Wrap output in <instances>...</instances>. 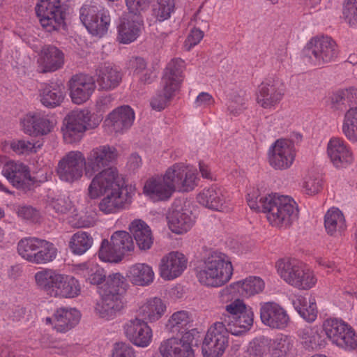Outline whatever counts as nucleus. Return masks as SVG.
Masks as SVG:
<instances>
[{
  "label": "nucleus",
  "instance_id": "1",
  "mask_svg": "<svg viewBox=\"0 0 357 357\" xmlns=\"http://www.w3.org/2000/svg\"><path fill=\"white\" fill-rule=\"evenodd\" d=\"M129 287L127 279L119 273L110 274L100 288V301L96 312L102 318L113 319L124 307L123 297Z\"/></svg>",
  "mask_w": 357,
  "mask_h": 357
},
{
  "label": "nucleus",
  "instance_id": "2",
  "mask_svg": "<svg viewBox=\"0 0 357 357\" xmlns=\"http://www.w3.org/2000/svg\"><path fill=\"white\" fill-rule=\"evenodd\" d=\"M233 267L229 257L220 252H211L197 268L198 281L207 287H218L231 278Z\"/></svg>",
  "mask_w": 357,
  "mask_h": 357
},
{
  "label": "nucleus",
  "instance_id": "3",
  "mask_svg": "<svg viewBox=\"0 0 357 357\" xmlns=\"http://www.w3.org/2000/svg\"><path fill=\"white\" fill-rule=\"evenodd\" d=\"M262 212L266 213L272 225L287 227L298 218V209L296 203L289 196L269 195L261 199Z\"/></svg>",
  "mask_w": 357,
  "mask_h": 357
},
{
  "label": "nucleus",
  "instance_id": "4",
  "mask_svg": "<svg viewBox=\"0 0 357 357\" xmlns=\"http://www.w3.org/2000/svg\"><path fill=\"white\" fill-rule=\"evenodd\" d=\"M101 121L100 116L87 109L72 111L63 119L61 128L63 140L67 144L77 143L86 130L97 128Z\"/></svg>",
  "mask_w": 357,
  "mask_h": 357
},
{
  "label": "nucleus",
  "instance_id": "5",
  "mask_svg": "<svg viewBox=\"0 0 357 357\" xmlns=\"http://www.w3.org/2000/svg\"><path fill=\"white\" fill-rule=\"evenodd\" d=\"M276 268L281 278L299 289H310L317 282L314 273L296 259H280L276 263Z\"/></svg>",
  "mask_w": 357,
  "mask_h": 357
},
{
  "label": "nucleus",
  "instance_id": "6",
  "mask_svg": "<svg viewBox=\"0 0 357 357\" xmlns=\"http://www.w3.org/2000/svg\"><path fill=\"white\" fill-rule=\"evenodd\" d=\"M68 6L61 0H40L36 13L42 26L48 32L58 31L65 24Z\"/></svg>",
  "mask_w": 357,
  "mask_h": 357
},
{
  "label": "nucleus",
  "instance_id": "7",
  "mask_svg": "<svg viewBox=\"0 0 357 357\" xmlns=\"http://www.w3.org/2000/svg\"><path fill=\"white\" fill-rule=\"evenodd\" d=\"M305 56L314 66H321L334 61L339 54V47L331 37L317 36L312 38L304 49Z\"/></svg>",
  "mask_w": 357,
  "mask_h": 357
},
{
  "label": "nucleus",
  "instance_id": "8",
  "mask_svg": "<svg viewBox=\"0 0 357 357\" xmlns=\"http://www.w3.org/2000/svg\"><path fill=\"white\" fill-rule=\"evenodd\" d=\"M323 329L327 337L339 347L347 350L357 348V335L354 329L342 320L335 318L326 319Z\"/></svg>",
  "mask_w": 357,
  "mask_h": 357
},
{
  "label": "nucleus",
  "instance_id": "9",
  "mask_svg": "<svg viewBox=\"0 0 357 357\" xmlns=\"http://www.w3.org/2000/svg\"><path fill=\"white\" fill-rule=\"evenodd\" d=\"M123 185L124 181L117 169L109 167L98 172L93 178L88 188V195L91 199H96L104 193L124 190Z\"/></svg>",
  "mask_w": 357,
  "mask_h": 357
},
{
  "label": "nucleus",
  "instance_id": "10",
  "mask_svg": "<svg viewBox=\"0 0 357 357\" xmlns=\"http://www.w3.org/2000/svg\"><path fill=\"white\" fill-rule=\"evenodd\" d=\"M229 334L224 325L214 323L207 331L202 345L204 357H221L228 347Z\"/></svg>",
  "mask_w": 357,
  "mask_h": 357
},
{
  "label": "nucleus",
  "instance_id": "11",
  "mask_svg": "<svg viewBox=\"0 0 357 357\" xmlns=\"http://www.w3.org/2000/svg\"><path fill=\"white\" fill-rule=\"evenodd\" d=\"M118 157V151L114 146L102 145L93 149L85 158V175L89 178L95 173L104 170L114 162Z\"/></svg>",
  "mask_w": 357,
  "mask_h": 357
},
{
  "label": "nucleus",
  "instance_id": "12",
  "mask_svg": "<svg viewBox=\"0 0 357 357\" xmlns=\"http://www.w3.org/2000/svg\"><path fill=\"white\" fill-rule=\"evenodd\" d=\"M172 190L188 192L196 185V174L182 163H176L169 167L162 176Z\"/></svg>",
  "mask_w": 357,
  "mask_h": 357
},
{
  "label": "nucleus",
  "instance_id": "13",
  "mask_svg": "<svg viewBox=\"0 0 357 357\" xmlns=\"http://www.w3.org/2000/svg\"><path fill=\"white\" fill-rule=\"evenodd\" d=\"M1 173L15 188L29 190L35 183V178L31 177L29 167L19 161L8 160Z\"/></svg>",
  "mask_w": 357,
  "mask_h": 357
},
{
  "label": "nucleus",
  "instance_id": "14",
  "mask_svg": "<svg viewBox=\"0 0 357 357\" xmlns=\"http://www.w3.org/2000/svg\"><path fill=\"white\" fill-rule=\"evenodd\" d=\"M85 158L80 151H70L59 161L57 174L62 181L73 183L83 174Z\"/></svg>",
  "mask_w": 357,
  "mask_h": 357
},
{
  "label": "nucleus",
  "instance_id": "15",
  "mask_svg": "<svg viewBox=\"0 0 357 357\" xmlns=\"http://www.w3.org/2000/svg\"><path fill=\"white\" fill-rule=\"evenodd\" d=\"M259 314L262 324L271 329H284L290 322L287 310L275 302L261 303Z\"/></svg>",
  "mask_w": 357,
  "mask_h": 357
},
{
  "label": "nucleus",
  "instance_id": "16",
  "mask_svg": "<svg viewBox=\"0 0 357 357\" xmlns=\"http://www.w3.org/2000/svg\"><path fill=\"white\" fill-rule=\"evenodd\" d=\"M293 144L287 139H278L271 146L268 152L270 165L275 169L289 168L295 158Z\"/></svg>",
  "mask_w": 357,
  "mask_h": 357
},
{
  "label": "nucleus",
  "instance_id": "17",
  "mask_svg": "<svg viewBox=\"0 0 357 357\" xmlns=\"http://www.w3.org/2000/svg\"><path fill=\"white\" fill-rule=\"evenodd\" d=\"M188 259L181 252L172 251L162 257L159 264L160 276L165 280L179 277L187 268Z\"/></svg>",
  "mask_w": 357,
  "mask_h": 357
},
{
  "label": "nucleus",
  "instance_id": "18",
  "mask_svg": "<svg viewBox=\"0 0 357 357\" xmlns=\"http://www.w3.org/2000/svg\"><path fill=\"white\" fill-rule=\"evenodd\" d=\"M39 71L42 73H54L63 68L65 54L54 45H43L37 60Z\"/></svg>",
  "mask_w": 357,
  "mask_h": 357
},
{
  "label": "nucleus",
  "instance_id": "19",
  "mask_svg": "<svg viewBox=\"0 0 357 357\" xmlns=\"http://www.w3.org/2000/svg\"><path fill=\"white\" fill-rule=\"evenodd\" d=\"M123 329L126 337L136 346L146 347L151 341L152 330L144 320L130 319L125 324Z\"/></svg>",
  "mask_w": 357,
  "mask_h": 357
},
{
  "label": "nucleus",
  "instance_id": "20",
  "mask_svg": "<svg viewBox=\"0 0 357 357\" xmlns=\"http://www.w3.org/2000/svg\"><path fill=\"white\" fill-rule=\"evenodd\" d=\"M143 27L141 15L130 14L123 19L118 26V40L123 44H129L139 36Z\"/></svg>",
  "mask_w": 357,
  "mask_h": 357
},
{
  "label": "nucleus",
  "instance_id": "21",
  "mask_svg": "<svg viewBox=\"0 0 357 357\" xmlns=\"http://www.w3.org/2000/svg\"><path fill=\"white\" fill-rule=\"evenodd\" d=\"M220 319L218 322L224 325L228 334L239 336L250 330L254 322V312L252 310H248L243 315L240 314L231 319L221 315Z\"/></svg>",
  "mask_w": 357,
  "mask_h": 357
},
{
  "label": "nucleus",
  "instance_id": "22",
  "mask_svg": "<svg viewBox=\"0 0 357 357\" xmlns=\"http://www.w3.org/2000/svg\"><path fill=\"white\" fill-rule=\"evenodd\" d=\"M23 130L29 135H45L51 132L52 123L38 112H29L22 120Z\"/></svg>",
  "mask_w": 357,
  "mask_h": 357
},
{
  "label": "nucleus",
  "instance_id": "23",
  "mask_svg": "<svg viewBox=\"0 0 357 357\" xmlns=\"http://www.w3.org/2000/svg\"><path fill=\"white\" fill-rule=\"evenodd\" d=\"M185 68L184 60L181 58L172 59L167 65L162 78L164 89H177L183 81V71Z\"/></svg>",
  "mask_w": 357,
  "mask_h": 357
},
{
  "label": "nucleus",
  "instance_id": "24",
  "mask_svg": "<svg viewBox=\"0 0 357 357\" xmlns=\"http://www.w3.org/2000/svg\"><path fill=\"white\" fill-rule=\"evenodd\" d=\"M328 155L333 164L338 168L345 167L353 161V155L343 139L332 138L327 148Z\"/></svg>",
  "mask_w": 357,
  "mask_h": 357
},
{
  "label": "nucleus",
  "instance_id": "25",
  "mask_svg": "<svg viewBox=\"0 0 357 357\" xmlns=\"http://www.w3.org/2000/svg\"><path fill=\"white\" fill-rule=\"evenodd\" d=\"M135 119L132 109L121 106L112 112L105 120L107 125L115 132H121L131 127Z\"/></svg>",
  "mask_w": 357,
  "mask_h": 357
},
{
  "label": "nucleus",
  "instance_id": "26",
  "mask_svg": "<svg viewBox=\"0 0 357 357\" xmlns=\"http://www.w3.org/2000/svg\"><path fill=\"white\" fill-rule=\"evenodd\" d=\"M144 193L154 201H166L174 192L162 176H155L146 181Z\"/></svg>",
  "mask_w": 357,
  "mask_h": 357
},
{
  "label": "nucleus",
  "instance_id": "27",
  "mask_svg": "<svg viewBox=\"0 0 357 357\" xmlns=\"http://www.w3.org/2000/svg\"><path fill=\"white\" fill-rule=\"evenodd\" d=\"M167 219L170 230L177 234L188 231L194 224V220L188 210L173 209L169 212Z\"/></svg>",
  "mask_w": 357,
  "mask_h": 357
},
{
  "label": "nucleus",
  "instance_id": "28",
  "mask_svg": "<svg viewBox=\"0 0 357 357\" xmlns=\"http://www.w3.org/2000/svg\"><path fill=\"white\" fill-rule=\"evenodd\" d=\"M130 231L141 250H149L153 243V236L149 226L141 220H135L129 226Z\"/></svg>",
  "mask_w": 357,
  "mask_h": 357
},
{
  "label": "nucleus",
  "instance_id": "29",
  "mask_svg": "<svg viewBox=\"0 0 357 357\" xmlns=\"http://www.w3.org/2000/svg\"><path fill=\"white\" fill-rule=\"evenodd\" d=\"M80 319L78 310L60 307L54 314V327L59 332H66L76 326Z\"/></svg>",
  "mask_w": 357,
  "mask_h": 357
},
{
  "label": "nucleus",
  "instance_id": "30",
  "mask_svg": "<svg viewBox=\"0 0 357 357\" xmlns=\"http://www.w3.org/2000/svg\"><path fill=\"white\" fill-rule=\"evenodd\" d=\"M197 199L200 204L213 210H220L225 203L222 190L216 185L204 188L197 195Z\"/></svg>",
  "mask_w": 357,
  "mask_h": 357
},
{
  "label": "nucleus",
  "instance_id": "31",
  "mask_svg": "<svg viewBox=\"0 0 357 357\" xmlns=\"http://www.w3.org/2000/svg\"><path fill=\"white\" fill-rule=\"evenodd\" d=\"M102 10L105 8L95 2L86 3L82 6L79 18L87 29H91L95 33H101L105 30L103 27H98L97 24L93 22L97 19Z\"/></svg>",
  "mask_w": 357,
  "mask_h": 357
},
{
  "label": "nucleus",
  "instance_id": "32",
  "mask_svg": "<svg viewBox=\"0 0 357 357\" xmlns=\"http://www.w3.org/2000/svg\"><path fill=\"white\" fill-rule=\"evenodd\" d=\"M324 227L329 235H341L347 227L342 212L337 208L329 209L324 216Z\"/></svg>",
  "mask_w": 357,
  "mask_h": 357
},
{
  "label": "nucleus",
  "instance_id": "33",
  "mask_svg": "<svg viewBox=\"0 0 357 357\" xmlns=\"http://www.w3.org/2000/svg\"><path fill=\"white\" fill-rule=\"evenodd\" d=\"M166 310V305L162 301L157 297L148 300L139 309L138 315L142 317V320L151 322L158 320Z\"/></svg>",
  "mask_w": 357,
  "mask_h": 357
},
{
  "label": "nucleus",
  "instance_id": "34",
  "mask_svg": "<svg viewBox=\"0 0 357 357\" xmlns=\"http://www.w3.org/2000/svg\"><path fill=\"white\" fill-rule=\"evenodd\" d=\"M128 277L135 285L146 286L153 282L154 272L148 264L139 263L130 268Z\"/></svg>",
  "mask_w": 357,
  "mask_h": 357
},
{
  "label": "nucleus",
  "instance_id": "35",
  "mask_svg": "<svg viewBox=\"0 0 357 357\" xmlns=\"http://www.w3.org/2000/svg\"><path fill=\"white\" fill-rule=\"evenodd\" d=\"M328 99L332 109L343 111L357 103V91H333Z\"/></svg>",
  "mask_w": 357,
  "mask_h": 357
},
{
  "label": "nucleus",
  "instance_id": "36",
  "mask_svg": "<svg viewBox=\"0 0 357 357\" xmlns=\"http://www.w3.org/2000/svg\"><path fill=\"white\" fill-rule=\"evenodd\" d=\"M159 351L162 357H195L194 351L186 350L177 337H171L162 341Z\"/></svg>",
  "mask_w": 357,
  "mask_h": 357
},
{
  "label": "nucleus",
  "instance_id": "37",
  "mask_svg": "<svg viewBox=\"0 0 357 357\" xmlns=\"http://www.w3.org/2000/svg\"><path fill=\"white\" fill-rule=\"evenodd\" d=\"M123 190L113 191L100 202L98 207L105 214L116 213L124 207L127 198L123 195Z\"/></svg>",
  "mask_w": 357,
  "mask_h": 357
},
{
  "label": "nucleus",
  "instance_id": "38",
  "mask_svg": "<svg viewBox=\"0 0 357 357\" xmlns=\"http://www.w3.org/2000/svg\"><path fill=\"white\" fill-rule=\"evenodd\" d=\"M292 303L300 316L307 321L312 322L317 318V305L314 298L299 296L293 301Z\"/></svg>",
  "mask_w": 357,
  "mask_h": 357
},
{
  "label": "nucleus",
  "instance_id": "39",
  "mask_svg": "<svg viewBox=\"0 0 357 357\" xmlns=\"http://www.w3.org/2000/svg\"><path fill=\"white\" fill-rule=\"evenodd\" d=\"M80 292V286L77 280L73 276L63 275L61 282L58 284L53 296L74 298Z\"/></svg>",
  "mask_w": 357,
  "mask_h": 357
},
{
  "label": "nucleus",
  "instance_id": "40",
  "mask_svg": "<svg viewBox=\"0 0 357 357\" xmlns=\"http://www.w3.org/2000/svg\"><path fill=\"white\" fill-rule=\"evenodd\" d=\"M192 319L185 310L174 312L168 320L166 327L172 333H183L191 326Z\"/></svg>",
  "mask_w": 357,
  "mask_h": 357
},
{
  "label": "nucleus",
  "instance_id": "41",
  "mask_svg": "<svg viewBox=\"0 0 357 357\" xmlns=\"http://www.w3.org/2000/svg\"><path fill=\"white\" fill-rule=\"evenodd\" d=\"M57 252V248L52 243L42 239L31 263L36 264L50 263L56 259Z\"/></svg>",
  "mask_w": 357,
  "mask_h": 357
},
{
  "label": "nucleus",
  "instance_id": "42",
  "mask_svg": "<svg viewBox=\"0 0 357 357\" xmlns=\"http://www.w3.org/2000/svg\"><path fill=\"white\" fill-rule=\"evenodd\" d=\"M342 132L349 141L357 142V107H351L346 112Z\"/></svg>",
  "mask_w": 357,
  "mask_h": 357
},
{
  "label": "nucleus",
  "instance_id": "43",
  "mask_svg": "<svg viewBox=\"0 0 357 357\" xmlns=\"http://www.w3.org/2000/svg\"><path fill=\"white\" fill-rule=\"evenodd\" d=\"M238 293L245 297L259 294L264 288V281L258 277H249L243 281L236 282Z\"/></svg>",
  "mask_w": 357,
  "mask_h": 357
},
{
  "label": "nucleus",
  "instance_id": "44",
  "mask_svg": "<svg viewBox=\"0 0 357 357\" xmlns=\"http://www.w3.org/2000/svg\"><path fill=\"white\" fill-rule=\"evenodd\" d=\"M111 243L115 247L116 253H120L122 257L126 252L133 250L134 243L132 236L125 231H115L111 236Z\"/></svg>",
  "mask_w": 357,
  "mask_h": 357
},
{
  "label": "nucleus",
  "instance_id": "45",
  "mask_svg": "<svg viewBox=\"0 0 357 357\" xmlns=\"http://www.w3.org/2000/svg\"><path fill=\"white\" fill-rule=\"evenodd\" d=\"M93 244V238L86 232L77 231L74 234L69 243L72 252L76 255L86 252Z\"/></svg>",
  "mask_w": 357,
  "mask_h": 357
},
{
  "label": "nucleus",
  "instance_id": "46",
  "mask_svg": "<svg viewBox=\"0 0 357 357\" xmlns=\"http://www.w3.org/2000/svg\"><path fill=\"white\" fill-rule=\"evenodd\" d=\"M42 239L36 237L24 238L17 244L19 255L29 262H32Z\"/></svg>",
  "mask_w": 357,
  "mask_h": 357
},
{
  "label": "nucleus",
  "instance_id": "47",
  "mask_svg": "<svg viewBox=\"0 0 357 357\" xmlns=\"http://www.w3.org/2000/svg\"><path fill=\"white\" fill-rule=\"evenodd\" d=\"M82 271L86 281L93 285H99L102 282H106V275L105 270L97 265L89 266L87 264H82L79 266Z\"/></svg>",
  "mask_w": 357,
  "mask_h": 357
},
{
  "label": "nucleus",
  "instance_id": "48",
  "mask_svg": "<svg viewBox=\"0 0 357 357\" xmlns=\"http://www.w3.org/2000/svg\"><path fill=\"white\" fill-rule=\"evenodd\" d=\"M100 89H109L116 88L121 80V76L116 68L110 66H105L100 70Z\"/></svg>",
  "mask_w": 357,
  "mask_h": 357
},
{
  "label": "nucleus",
  "instance_id": "49",
  "mask_svg": "<svg viewBox=\"0 0 357 357\" xmlns=\"http://www.w3.org/2000/svg\"><path fill=\"white\" fill-rule=\"evenodd\" d=\"M268 346L274 357H283L292 347L290 339L284 335H280L275 339H268Z\"/></svg>",
  "mask_w": 357,
  "mask_h": 357
},
{
  "label": "nucleus",
  "instance_id": "50",
  "mask_svg": "<svg viewBox=\"0 0 357 357\" xmlns=\"http://www.w3.org/2000/svg\"><path fill=\"white\" fill-rule=\"evenodd\" d=\"M174 8V0H156L153 8V15L158 21L163 22L170 17Z\"/></svg>",
  "mask_w": 357,
  "mask_h": 357
},
{
  "label": "nucleus",
  "instance_id": "51",
  "mask_svg": "<svg viewBox=\"0 0 357 357\" xmlns=\"http://www.w3.org/2000/svg\"><path fill=\"white\" fill-rule=\"evenodd\" d=\"M69 89H95L93 77L85 73L73 75L68 82Z\"/></svg>",
  "mask_w": 357,
  "mask_h": 357
},
{
  "label": "nucleus",
  "instance_id": "52",
  "mask_svg": "<svg viewBox=\"0 0 357 357\" xmlns=\"http://www.w3.org/2000/svg\"><path fill=\"white\" fill-rule=\"evenodd\" d=\"M98 257L103 261L118 263L123 259L120 253H116L115 247L111 241L104 239L98 251Z\"/></svg>",
  "mask_w": 357,
  "mask_h": 357
},
{
  "label": "nucleus",
  "instance_id": "53",
  "mask_svg": "<svg viewBox=\"0 0 357 357\" xmlns=\"http://www.w3.org/2000/svg\"><path fill=\"white\" fill-rule=\"evenodd\" d=\"M257 103L264 108H270L282 99V94L278 91H259L256 94Z\"/></svg>",
  "mask_w": 357,
  "mask_h": 357
},
{
  "label": "nucleus",
  "instance_id": "54",
  "mask_svg": "<svg viewBox=\"0 0 357 357\" xmlns=\"http://www.w3.org/2000/svg\"><path fill=\"white\" fill-rule=\"evenodd\" d=\"M342 19L350 27L357 28V0H346L342 8Z\"/></svg>",
  "mask_w": 357,
  "mask_h": 357
},
{
  "label": "nucleus",
  "instance_id": "55",
  "mask_svg": "<svg viewBox=\"0 0 357 357\" xmlns=\"http://www.w3.org/2000/svg\"><path fill=\"white\" fill-rule=\"evenodd\" d=\"M62 91H43L40 93L41 103L47 107H54L59 105L64 98Z\"/></svg>",
  "mask_w": 357,
  "mask_h": 357
},
{
  "label": "nucleus",
  "instance_id": "56",
  "mask_svg": "<svg viewBox=\"0 0 357 357\" xmlns=\"http://www.w3.org/2000/svg\"><path fill=\"white\" fill-rule=\"evenodd\" d=\"M173 96V91H160L150 101L152 109L158 112L164 109Z\"/></svg>",
  "mask_w": 357,
  "mask_h": 357
},
{
  "label": "nucleus",
  "instance_id": "57",
  "mask_svg": "<svg viewBox=\"0 0 357 357\" xmlns=\"http://www.w3.org/2000/svg\"><path fill=\"white\" fill-rule=\"evenodd\" d=\"M15 211L18 217L24 220L38 222L40 219L39 211L29 205H19L16 207Z\"/></svg>",
  "mask_w": 357,
  "mask_h": 357
},
{
  "label": "nucleus",
  "instance_id": "58",
  "mask_svg": "<svg viewBox=\"0 0 357 357\" xmlns=\"http://www.w3.org/2000/svg\"><path fill=\"white\" fill-rule=\"evenodd\" d=\"M248 310L252 309L248 307L242 300L236 299L225 306V312H223L222 315H225L231 319L240 314L243 315L244 312Z\"/></svg>",
  "mask_w": 357,
  "mask_h": 357
},
{
  "label": "nucleus",
  "instance_id": "59",
  "mask_svg": "<svg viewBox=\"0 0 357 357\" xmlns=\"http://www.w3.org/2000/svg\"><path fill=\"white\" fill-rule=\"evenodd\" d=\"M54 270L50 268H45L38 271L35 274V281L38 287L46 292L47 290L50 289L49 282L50 279H52V275Z\"/></svg>",
  "mask_w": 357,
  "mask_h": 357
},
{
  "label": "nucleus",
  "instance_id": "60",
  "mask_svg": "<svg viewBox=\"0 0 357 357\" xmlns=\"http://www.w3.org/2000/svg\"><path fill=\"white\" fill-rule=\"evenodd\" d=\"M268 345V338L267 337H260L254 340L249 348L250 355L254 357H264L266 354Z\"/></svg>",
  "mask_w": 357,
  "mask_h": 357
},
{
  "label": "nucleus",
  "instance_id": "61",
  "mask_svg": "<svg viewBox=\"0 0 357 357\" xmlns=\"http://www.w3.org/2000/svg\"><path fill=\"white\" fill-rule=\"evenodd\" d=\"M112 357H135V352L129 344L117 342L114 344Z\"/></svg>",
  "mask_w": 357,
  "mask_h": 357
},
{
  "label": "nucleus",
  "instance_id": "62",
  "mask_svg": "<svg viewBox=\"0 0 357 357\" xmlns=\"http://www.w3.org/2000/svg\"><path fill=\"white\" fill-rule=\"evenodd\" d=\"M93 22L97 24L98 27H103L105 30H103L101 33H95L92 31L91 29H87L92 35L98 36L100 37L105 35L108 30V27L110 24V16L109 15V11L107 10H102V12L100 13L99 16L95 20H93Z\"/></svg>",
  "mask_w": 357,
  "mask_h": 357
},
{
  "label": "nucleus",
  "instance_id": "63",
  "mask_svg": "<svg viewBox=\"0 0 357 357\" xmlns=\"http://www.w3.org/2000/svg\"><path fill=\"white\" fill-rule=\"evenodd\" d=\"M182 337L178 338L181 341L182 346L185 347L186 350L194 351L192 349L193 345H197V341L194 344L196 336H199V332L196 329L186 330L184 333H181Z\"/></svg>",
  "mask_w": 357,
  "mask_h": 357
},
{
  "label": "nucleus",
  "instance_id": "64",
  "mask_svg": "<svg viewBox=\"0 0 357 357\" xmlns=\"http://www.w3.org/2000/svg\"><path fill=\"white\" fill-rule=\"evenodd\" d=\"M204 37V33L199 29H192L188 36L184 47L187 51H190L193 47L197 45Z\"/></svg>",
  "mask_w": 357,
  "mask_h": 357
}]
</instances>
